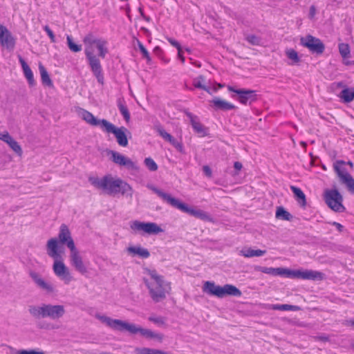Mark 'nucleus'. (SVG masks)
Wrapping results in <instances>:
<instances>
[{
	"label": "nucleus",
	"instance_id": "nucleus-1",
	"mask_svg": "<svg viewBox=\"0 0 354 354\" xmlns=\"http://www.w3.org/2000/svg\"><path fill=\"white\" fill-rule=\"evenodd\" d=\"M95 317L102 324H104L114 330H118L120 332L127 331L132 335L140 333L142 337L150 339H156L159 341H162L163 339L162 334L155 333L149 329L143 328L134 324H130L120 319H112L100 313H96L95 315Z\"/></svg>",
	"mask_w": 354,
	"mask_h": 354
},
{
	"label": "nucleus",
	"instance_id": "nucleus-2",
	"mask_svg": "<svg viewBox=\"0 0 354 354\" xmlns=\"http://www.w3.org/2000/svg\"><path fill=\"white\" fill-rule=\"evenodd\" d=\"M88 181L95 188L104 191L109 195H115L121 193L129 198L133 196V189L127 183L120 178H114L111 176H105L102 178L89 177Z\"/></svg>",
	"mask_w": 354,
	"mask_h": 354
},
{
	"label": "nucleus",
	"instance_id": "nucleus-3",
	"mask_svg": "<svg viewBox=\"0 0 354 354\" xmlns=\"http://www.w3.org/2000/svg\"><path fill=\"white\" fill-rule=\"evenodd\" d=\"M46 253L54 261L53 270L55 274L62 280L64 283L68 284L73 280L68 268L63 261L62 250L56 238L50 239L46 243Z\"/></svg>",
	"mask_w": 354,
	"mask_h": 354
},
{
	"label": "nucleus",
	"instance_id": "nucleus-4",
	"mask_svg": "<svg viewBox=\"0 0 354 354\" xmlns=\"http://www.w3.org/2000/svg\"><path fill=\"white\" fill-rule=\"evenodd\" d=\"M147 273L148 277H144L143 281L153 301L159 302L165 299L171 290L170 283L155 270H147Z\"/></svg>",
	"mask_w": 354,
	"mask_h": 354
},
{
	"label": "nucleus",
	"instance_id": "nucleus-5",
	"mask_svg": "<svg viewBox=\"0 0 354 354\" xmlns=\"http://www.w3.org/2000/svg\"><path fill=\"white\" fill-rule=\"evenodd\" d=\"M148 187L156 193L164 201L174 207H176L183 212L187 213L197 218L205 221H211L212 218L206 212L199 209H194L188 207L186 204L181 203L179 200L172 197L170 194L163 192L158 188L151 185Z\"/></svg>",
	"mask_w": 354,
	"mask_h": 354
},
{
	"label": "nucleus",
	"instance_id": "nucleus-6",
	"mask_svg": "<svg viewBox=\"0 0 354 354\" xmlns=\"http://www.w3.org/2000/svg\"><path fill=\"white\" fill-rule=\"evenodd\" d=\"M101 39L95 37L90 33L86 35L83 39L85 44V55L88 60L89 66L93 75L97 78L98 82L103 83V75L102 66L99 58L94 55L93 45H95Z\"/></svg>",
	"mask_w": 354,
	"mask_h": 354
},
{
	"label": "nucleus",
	"instance_id": "nucleus-7",
	"mask_svg": "<svg viewBox=\"0 0 354 354\" xmlns=\"http://www.w3.org/2000/svg\"><path fill=\"white\" fill-rule=\"evenodd\" d=\"M28 312L35 319L49 318L52 320H58L64 317L66 310L63 305L41 304L39 306H29Z\"/></svg>",
	"mask_w": 354,
	"mask_h": 354
},
{
	"label": "nucleus",
	"instance_id": "nucleus-8",
	"mask_svg": "<svg viewBox=\"0 0 354 354\" xmlns=\"http://www.w3.org/2000/svg\"><path fill=\"white\" fill-rule=\"evenodd\" d=\"M203 291L218 298H223L227 295L240 297L242 294L241 290L233 285L225 284L220 286L212 281H205L203 286Z\"/></svg>",
	"mask_w": 354,
	"mask_h": 354
},
{
	"label": "nucleus",
	"instance_id": "nucleus-9",
	"mask_svg": "<svg viewBox=\"0 0 354 354\" xmlns=\"http://www.w3.org/2000/svg\"><path fill=\"white\" fill-rule=\"evenodd\" d=\"M129 227L132 233L141 234H158L163 232V230L156 223L142 222L138 220L131 221Z\"/></svg>",
	"mask_w": 354,
	"mask_h": 354
},
{
	"label": "nucleus",
	"instance_id": "nucleus-10",
	"mask_svg": "<svg viewBox=\"0 0 354 354\" xmlns=\"http://www.w3.org/2000/svg\"><path fill=\"white\" fill-rule=\"evenodd\" d=\"M102 130L108 133H113L120 146L125 147L128 145L127 134H130V132L126 127H116L108 120H104L102 122Z\"/></svg>",
	"mask_w": 354,
	"mask_h": 354
},
{
	"label": "nucleus",
	"instance_id": "nucleus-11",
	"mask_svg": "<svg viewBox=\"0 0 354 354\" xmlns=\"http://www.w3.org/2000/svg\"><path fill=\"white\" fill-rule=\"evenodd\" d=\"M333 168L341 183L346 185L350 192H354V178L346 168V162L344 160H337L333 164Z\"/></svg>",
	"mask_w": 354,
	"mask_h": 354
},
{
	"label": "nucleus",
	"instance_id": "nucleus-12",
	"mask_svg": "<svg viewBox=\"0 0 354 354\" xmlns=\"http://www.w3.org/2000/svg\"><path fill=\"white\" fill-rule=\"evenodd\" d=\"M227 88L230 92L236 94V95H232V97L242 104L246 105L248 103L251 104L257 100V93L254 90L236 88L230 85H228Z\"/></svg>",
	"mask_w": 354,
	"mask_h": 354
},
{
	"label": "nucleus",
	"instance_id": "nucleus-13",
	"mask_svg": "<svg viewBox=\"0 0 354 354\" xmlns=\"http://www.w3.org/2000/svg\"><path fill=\"white\" fill-rule=\"evenodd\" d=\"M325 201L328 206L337 212H342L344 207L342 205V196L337 189H329L325 192Z\"/></svg>",
	"mask_w": 354,
	"mask_h": 354
},
{
	"label": "nucleus",
	"instance_id": "nucleus-14",
	"mask_svg": "<svg viewBox=\"0 0 354 354\" xmlns=\"http://www.w3.org/2000/svg\"><path fill=\"white\" fill-rule=\"evenodd\" d=\"M300 44L307 48L311 53L322 54L325 49V46L323 42L317 37L310 35L300 38Z\"/></svg>",
	"mask_w": 354,
	"mask_h": 354
},
{
	"label": "nucleus",
	"instance_id": "nucleus-15",
	"mask_svg": "<svg viewBox=\"0 0 354 354\" xmlns=\"http://www.w3.org/2000/svg\"><path fill=\"white\" fill-rule=\"evenodd\" d=\"M69 259L71 265L80 274H84L86 273L87 268L83 261L80 252L77 249L75 246L69 249Z\"/></svg>",
	"mask_w": 354,
	"mask_h": 354
},
{
	"label": "nucleus",
	"instance_id": "nucleus-16",
	"mask_svg": "<svg viewBox=\"0 0 354 354\" xmlns=\"http://www.w3.org/2000/svg\"><path fill=\"white\" fill-rule=\"evenodd\" d=\"M324 274L319 271L312 270H289V278H299L302 279L322 280Z\"/></svg>",
	"mask_w": 354,
	"mask_h": 354
},
{
	"label": "nucleus",
	"instance_id": "nucleus-17",
	"mask_svg": "<svg viewBox=\"0 0 354 354\" xmlns=\"http://www.w3.org/2000/svg\"><path fill=\"white\" fill-rule=\"evenodd\" d=\"M109 153L111 156V160L116 165L125 167L127 169L131 170L138 169V166L134 162L119 152L110 151Z\"/></svg>",
	"mask_w": 354,
	"mask_h": 354
},
{
	"label": "nucleus",
	"instance_id": "nucleus-18",
	"mask_svg": "<svg viewBox=\"0 0 354 354\" xmlns=\"http://www.w3.org/2000/svg\"><path fill=\"white\" fill-rule=\"evenodd\" d=\"M58 244L66 245L68 249H71L75 246L73 239L71 236V233L65 224H62L59 227V232L58 234Z\"/></svg>",
	"mask_w": 354,
	"mask_h": 354
},
{
	"label": "nucleus",
	"instance_id": "nucleus-19",
	"mask_svg": "<svg viewBox=\"0 0 354 354\" xmlns=\"http://www.w3.org/2000/svg\"><path fill=\"white\" fill-rule=\"evenodd\" d=\"M0 44L8 49H12L15 45V39L8 29L0 24Z\"/></svg>",
	"mask_w": 354,
	"mask_h": 354
},
{
	"label": "nucleus",
	"instance_id": "nucleus-20",
	"mask_svg": "<svg viewBox=\"0 0 354 354\" xmlns=\"http://www.w3.org/2000/svg\"><path fill=\"white\" fill-rule=\"evenodd\" d=\"M30 276L40 289L46 291L47 293L54 292L55 288L53 285L50 282L45 281L39 274L32 272Z\"/></svg>",
	"mask_w": 354,
	"mask_h": 354
},
{
	"label": "nucleus",
	"instance_id": "nucleus-21",
	"mask_svg": "<svg viewBox=\"0 0 354 354\" xmlns=\"http://www.w3.org/2000/svg\"><path fill=\"white\" fill-rule=\"evenodd\" d=\"M254 270L256 271H259L263 273L271 274L273 276H286L288 277L289 269L283 268H268V267H262V266H255Z\"/></svg>",
	"mask_w": 354,
	"mask_h": 354
},
{
	"label": "nucleus",
	"instance_id": "nucleus-22",
	"mask_svg": "<svg viewBox=\"0 0 354 354\" xmlns=\"http://www.w3.org/2000/svg\"><path fill=\"white\" fill-rule=\"evenodd\" d=\"M185 114L189 118L194 130L196 133L201 134L203 136L206 135V129L200 122L198 117L196 115H194L192 113H190L189 111H185Z\"/></svg>",
	"mask_w": 354,
	"mask_h": 354
},
{
	"label": "nucleus",
	"instance_id": "nucleus-23",
	"mask_svg": "<svg viewBox=\"0 0 354 354\" xmlns=\"http://www.w3.org/2000/svg\"><path fill=\"white\" fill-rule=\"evenodd\" d=\"M211 103L213 104L214 109L216 110L229 111L236 109V106L233 104L228 102L226 100L220 99L218 97L214 98L211 101Z\"/></svg>",
	"mask_w": 354,
	"mask_h": 354
},
{
	"label": "nucleus",
	"instance_id": "nucleus-24",
	"mask_svg": "<svg viewBox=\"0 0 354 354\" xmlns=\"http://www.w3.org/2000/svg\"><path fill=\"white\" fill-rule=\"evenodd\" d=\"M82 118L91 126H100L102 129V122L105 119L98 120L91 113L82 110L81 112Z\"/></svg>",
	"mask_w": 354,
	"mask_h": 354
},
{
	"label": "nucleus",
	"instance_id": "nucleus-25",
	"mask_svg": "<svg viewBox=\"0 0 354 354\" xmlns=\"http://www.w3.org/2000/svg\"><path fill=\"white\" fill-rule=\"evenodd\" d=\"M18 57L19 63L21 64V68L23 69L24 74L27 79L28 84L30 86L35 85V83L34 80V76L30 68L21 55H19Z\"/></svg>",
	"mask_w": 354,
	"mask_h": 354
},
{
	"label": "nucleus",
	"instance_id": "nucleus-26",
	"mask_svg": "<svg viewBox=\"0 0 354 354\" xmlns=\"http://www.w3.org/2000/svg\"><path fill=\"white\" fill-rule=\"evenodd\" d=\"M127 252L133 256L138 255L142 258L147 259L150 256L147 249L140 246H130L127 249Z\"/></svg>",
	"mask_w": 354,
	"mask_h": 354
},
{
	"label": "nucleus",
	"instance_id": "nucleus-27",
	"mask_svg": "<svg viewBox=\"0 0 354 354\" xmlns=\"http://www.w3.org/2000/svg\"><path fill=\"white\" fill-rule=\"evenodd\" d=\"M290 189L295 195V198L300 206L304 207L306 205V196L303 191L295 186H290Z\"/></svg>",
	"mask_w": 354,
	"mask_h": 354
},
{
	"label": "nucleus",
	"instance_id": "nucleus-28",
	"mask_svg": "<svg viewBox=\"0 0 354 354\" xmlns=\"http://www.w3.org/2000/svg\"><path fill=\"white\" fill-rule=\"evenodd\" d=\"M269 310H292L297 311L300 308L297 306L290 304H268L266 307Z\"/></svg>",
	"mask_w": 354,
	"mask_h": 354
},
{
	"label": "nucleus",
	"instance_id": "nucleus-29",
	"mask_svg": "<svg viewBox=\"0 0 354 354\" xmlns=\"http://www.w3.org/2000/svg\"><path fill=\"white\" fill-rule=\"evenodd\" d=\"M266 253V250H253L252 248L242 249L240 251V254L247 258H251L253 257H261Z\"/></svg>",
	"mask_w": 354,
	"mask_h": 354
},
{
	"label": "nucleus",
	"instance_id": "nucleus-30",
	"mask_svg": "<svg viewBox=\"0 0 354 354\" xmlns=\"http://www.w3.org/2000/svg\"><path fill=\"white\" fill-rule=\"evenodd\" d=\"M344 102L348 103L354 100V88H345L339 95Z\"/></svg>",
	"mask_w": 354,
	"mask_h": 354
},
{
	"label": "nucleus",
	"instance_id": "nucleus-31",
	"mask_svg": "<svg viewBox=\"0 0 354 354\" xmlns=\"http://www.w3.org/2000/svg\"><path fill=\"white\" fill-rule=\"evenodd\" d=\"M39 70L40 72L42 84L48 86H52V80H50L46 68L41 63L39 64Z\"/></svg>",
	"mask_w": 354,
	"mask_h": 354
},
{
	"label": "nucleus",
	"instance_id": "nucleus-32",
	"mask_svg": "<svg viewBox=\"0 0 354 354\" xmlns=\"http://www.w3.org/2000/svg\"><path fill=\"white\" fill-rule=\"evenodd\" d=\"M95 46L98 50V57L104 59L109 52L107 48V41L103 39H101Z\"/></svg>",
	"mask_w": 354,
	"mask_h": 354
},
{
	"label": "nucleus",
	"instance_id": "nucleus-33",
	"mask_svg": "<svg viewBox=\"0 0 354 354\" xmlns=\"http://www.w3.org/2000/svg\"><path fill=\"white\" fill-rule=\"evenodd\" d=\"M285 53L287 57L290 60V62H289L290 65L299 64L301 62V59L299 57L297 52L294 49H287Z\"/></svg>",
	"mask_w": 354,
	"mask_h": 354
},
{
	"label": "nucleus",
	"instance_id": "nucleus-34",
	"mask_svg": "<svg viewBox=\"0 0 354 354\" xmlns=\"http://www.w3.org/2000/svg\"><path fill=\"white\" fill-rule=\"evenodd\" d=\"M205 82V78L203 75H200L193 80V85L195 88H201L209 94H212L211 88L209 86H205L203 82Z\"/></svg>",
	"mask_w": 354,
	"mask_h": 354
},
{
	"label": "nucleus",
	"instance_id": "nucleus-35",
	"mask_svg": "<svg viewBox=\"0 0 354 354\" xmlns=\"http://www.w3.org/2000/svg\"><path fill=\"white\" fill-rule=\"evenodd\" d=\"M275 216L277 218L283 221H290L292 217L283 207H277Z\"/></svg>",
	"mask_w": 354,
	"mask_h": 354
},
{
	"label": "nucleus",
	"instance_id": "nucleus-36",
	"mask_svg": "<svg viewBox=\"0 0 354 354\" xmlns=\"http://www.w3.org/2000/svg\"><path fill=\"white\" fill-rule=\"evenodd\" d=\"M118 106L124 119L128 122L130 120V113L127 106L123 103V100L120 99L118 100Z\"/></svg>",
	"mask_w": 354,
	"mask_h": 354
},
{
	"label": "nucleus",
	"instance_id": "nucleus-37",
	"mask_svg": "<svg viewBox=\"0 0 354 354\" xmlns=\"http://www.w3.org/2000/svg\"><path fill=\"white\" fill-rule=\"evenodd\" d=\"M66 40L68 46L72 52L77 53L82 50V46L75 44L70 35H67Z\"/></svg>",
	"mask_w": 354,
	"mask_h": 354
},
{
	"label": "nucleus",
	"instance_id": "nucleus-38",
	"mask_svg": "<svg viewBox=\"0 0 354 354\" xmlns=\"http://www.w3.org/2000/svg\"><path fill=\"white\" fill-rule=\"evenodd\" d=\"M8 145L18 156L22 155V149L15 140L12 138L10 142H8Z\"/></svg>",
	"mask_w": 354,
	"mask_h": 354
},
{
	"label": "nucleus",
	"instance_id": "nucleus-39",
	"mask_svg": "<svg viewBox=\"0 0 354 354\" xmlns=\"http://www.w3.org/2000/svg\"><path fill=\"white\" fill-rule=\"evenodd\" d=\"M339 51L343 58H347L350 56V47L348 44L342 43L339 44Z\"/></svg>",
	"mask_w": 354,
	"mask_h": 354
},
{
	"label": "nucleus",
	"instance_id": "nucleus-40",
	"mask_svg": "<svg viewBox=\"0 0 354 354\" xmlns=\"http://www.w3.org/2000/svg\"><path fill=\"white\" fill-rule=\"evenodd\" d=\"M156 129L160 136L165 140L168 141L169 143L174 141V138L171 134L165 131L161 127H157Z\"/></svg>",
	"mask_w": 354,
	"mask_h": 354
},
{
	"label": "nucleus",
	"instance_id": "nucleus-41",
	"mask_svg": "<svg viewBox=\"0 0 354 354\" xmlns=\"http://www.w3.org/2000/svg\"><path fill=\"white\" fill-rule=\"evenodd\" d=\"M145 164L146 167L151 171H155L158 169L157 164L151 158H146L145 159Z\"/></svg>",
	"mask_w": 354,
	"mask_h": 354
},
{
	"label": "nucleus",
	"instance_id": "nucleus-42",
	"mask_svg": "<svg viewBox=\"0 0 354 354\" xmlns=\"http://www.w3.org/2000/svg\"><path fill=\"white\" fill-rule=\"evenodd\" d=\"M137 43H138V48L142 54L143 57L146 58L148 61H150L151 57H150L149 53L147 51V50L145 48V47L143 46V44L139 40H137Z\"/></svg>",
	"mask_w": 354,
	"mask_h": 354
},
{
	"label": "nucleus",
	"instance_id": "nucleus-43",
	"mask_svg": "<svg viewBox=\"0 0 354 354\" xmlns=\"http://www.w3.org/2000/svg\"><path fill=\"white\" fill-rule=\"evenodd\" d=\"M246 40L252 45H259L260 44L261 39L259 37H257L254 35H248L245 37Z\"/></svg>",
	"mask_w": 354,
	"mask_h": 354
},
{
	"label": "nucleus",
	"instance_id": "nucleus-44",
	"mask_svg": "<svg viewBox=\"0 0 354 354\" xmlns=\"http://www.w3.org/2000/svg\"><path fill=\"white\" fill-rule=\"evenodd\" d=\"M149 320L158 325H163L165 323V319L162 317L151 316L149 317Z\"/></svg>",
	"mask_w": 354,
	"mask_h": 354
},
{
	"label": "nucleus",
	"instance_id": "nucleus-45",
	"mask_svg": "<svg viewBox=\"0 0 354 354\" xmlns=\"http://www.w3.org/2000/svg\"><path fill=\"white\" fill-rule=\"evenodd\" d=\"M12 138V137L9 134L8 131H4L3 133H0V140L3 141L6 144H8V142H10V140Z\"/></svg>",
	"mask_w": 354,
	"mask_h": 354
},
{
	"label": "nucleus",
	"instance_id": "nucleus-46",
	"mask_svg": "<svg viewBox=\"0 0 354 354\" xmlns=\"http://www.w3.org/2000/svg\"><path fill=\"white\" fill-rule=\"evenodd\" d=\"M16 354H46L44 351H38L35 350H20Z\"/></svg>",
	"mask_w": 354,
	"mask_h": 354
},
{
	"label": "nucleus",
	"instance_id": "nucleus-47",
	"mask_svg": "<svg viewBox=\"0 0 354 354\" xmlns=\"http://www.w3.org/2000/svg\"><path fill=\"white\" fill-rule=\"evenodd\" d=\"M44 30L47 33L48 37H50V39L51 42H55V37L53 31L50 30V28L48 26H45L44 27Z\"/></svg>",
	"mask_w": 354,
	"mask_h": 354
},
{
	"label": "nucleus",
	"instance_id": "nucleus-48",
	"mask_svg": "<svg viewBox=\"0 0 354 354\" xmlns=\"http://www.w3.org/2000/svg\"><path fill=\"white\" fill-rule=\"evenodd\" d=\"M170 144H171L179 151L182 152L183 151V144L178 142L175 138L174 139V141H172Z\"/></svg>",
	"mask_w": 354,
	"mask_h": 354
},
{
	"label": "nucleus",
	"instance_id": "nucleus-49",
	"mask_svg": "<svg viewBox=\"0 0 354 354\" xmlns=\"http://www.w3.org/2000/svg\"><path fill=\"white\" fill-rule=\"evenodd\" d=\"M167 40L173 46L176 47L178 49V51H181V46L176 40L172 38H168Z\"/></svg>",
	"mask_w": 354,
	"mask_h": 354
},
{
	"label": "nucleus",
	"instance_id": "nucleus-50",
	"mask_svg": "<svg viewBox=\"0 0 354 354\" xmlns=\"http://www.w3.org/2000/svg\"><path fill=\"white\" fill-rule=\"evenodd\" d=\"M203 171L207 176H208V177L212 176V170L209 166H207V165L203 166Z\"/></svg>",
	"mask_w": 354,
	"mask_h": 354
},
{
	"label": "nucleus",
	"instance_id": "nucleus-51",
	"mask_svg": "<svg viewBox=\"0 0 354 354\" xmlns=\"http://www.w3.org/2000/svg\"><path fill=\"white\" fill-rule=\"evenodd\" d=\"M39 328H45V329H58L59 327L57 325H51L50 326H40Z\"/></svg>",
	"mask_w": 354,
	"mask_h": 354
},
{
	"label": "nucleus",
	"instance_id": "nucleus-52",
	"mask_svg": "<svg viewBox=\"0 0 354 354\" xmlns=\"http://www.w3.org/2000/svg\"><path fill=\"white\" fill-rule=\"evenodd\" d=\"M333 225L334 226H335V227H336V228H337V229L338 230V231H339V232H342V231L343 230V229H344V226H343L342 225H341L340 223H339L334 222V223H333Z\"/></svg>",
	"mask_w": 354,
	"mask_h": 354
},
{
	"label": "nucleus",
	"instance_id": "nucleus-53",
	"mask_svg": "<svg viewBox=\"0 0 354 354\" xmlns=\"http://www.w3.org/2000/svg\"><path fill=\"white\" fill-rule=\"evenodd\" d=\"M234 167L236 170H241L242 168V164L239 162H235L234 164Z\"/></svg>",
	"mask_w": 354,
	"mask_h": 354
},
{
	"label": "nucleus",
	"instance_id": "nucleus-54",
	"mask_svg": "<svg viewBox=\"0 0 354 354\" xmlns=\"http://www.w3.org/2000/svg\"><path fill=\"white\" fill-rule=\"evenodd\" d=\"M315 7L314 6H311L310 8V15L313 17L315 14Z\"/></svg>",
	"mask_w": 354,
	"mask_h": 354
},
{
	"label": "nucleus",
	"instance_id": "nucleus-55",
	"mask_svg": "<svg viewBox=\"0 0 354 354\" xmlns=\"http://www.w3.org/2000/svg\"><path fill=\"white\" fill-rule=\"evenodd\" d=\"M178 56L179 59L181 60L182 63H184L185 62V57L182 55V50L181 51H178Z\"/></svg>",
	"mask_w": 354,
	"mask_h": 354
},
{
	"label": "nucleus",
	"instance_id": "nucleus-56",
	"mask_svg": "<svg viewBox=\"0 0 354 354\" xmlns=\"http://www.w3.org/2000/svg\"><path fill=\"white\" fill-rule=\"evenodd\" d=\"M346 165H349L351 169H353V163L352 162H351V161H348V162H346Z\"/></svg>",
	"mask_w": 354,
	"mask_h": 354
},
{
	"label": "nucleus",
	"instance_id": "nucleus-57",
	"mask_svg": "<svg viewBox=\"0 0 354 354\" xmlns=\"http://www.w3.org/2000/svg\"><path fill=\"white\" fill-rule=\"evenodd\" d=\"M319 338L323 341H327L328 339L327 337H325V336H322V337H319Z\"/></svg>",
	"mask_w": 354,
	"mask_h": 354
},
{
	"label": "nucleus",
	"instance_id": "nucleus-58",
	"mask_svg": "<svg viewBox=\"0 0 354 354\" xmlns=\"http://www.w3.org/2000/svg\"><path fill=\"white\" fill-rule=\"evenodd\" d=\"M348 323L350 326H354V320H351L348 322Z\"/></svg>",
	"mask_w": 354,
	"mask_h": 354
},
{
	"label": "nucleus",
	"instance_id": "nucleus-59",
	"mask_svg": "<svg viewBox=\"0 0 354 354\" xmlns=\"http://www.w3.org/2000/svg\"><path fill=\"white\" fill-rule=\"evenodd\" d=\"M353 64V62L347 61V62H345L346 65H349V64Z\"/></svg>",
	"mask_w": 354,
	"mask_h": 354
},
{
	"label": "nucleus",
	"instance_id": "nucleus-60",
	"mask_svg": "<svg viewBox=\"0 0 354 354\" xmlns=\"http://www.w3.org/2000/svg\"><path fill=\"white\" fill-rule=\"evenodd\" d=\"M218 86L219 88H222L223 86V85L221 84H218Z\"/></svg>",
	"mask_w": 354,
	"mask_h": 354
},
{
	"label": "nucleus",
	"instance_id": "nucleus-61",
	"mask_svg": "<svg viewBox=\"0 0 354 354\" xmlns=\"http://www.w3.org/2000/svg\"><path fill=\"white\" fill-rule=\"evenodd\" d=\"M217 89L216 88H214V91H216Z\"/></svg>",
	"mask_w": 354,
	"mask_h": 354
},
{
	"label": "nucleus",
	"instance_id": "nucleus-62",
	"mask_svg": "<svg viewBox=\"0 0 354 354\" xmlns=\"http://www.w3.org/2000/svg\"><path fill=\"white\" fill-rule=\"evenodd\" d=\"M353 64H354V61L353 62Z\"/></svg>",
	"mask_w": 354,
	"mask_h": 354
}]
</instances>
